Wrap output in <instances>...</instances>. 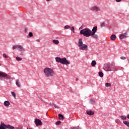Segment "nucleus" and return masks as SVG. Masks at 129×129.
<instances>
[{
  "label": "nucleus",
  "mask_w": 129,
  "mask_h": 129,
  "mask_svg": "<svg viewBox=\"0 0 129 129\" xmlns=\"http://www.w3.org/2000/svg\"><path fill=\"white\" fill-rule=\"evenodd\" d=\"M50 1H52V0H46V2H50Z\"/></svg>",
  "instance_id": "49530a36"
},
{
  "label": "nucleus",
  "mask_w": 129,
  "mask_h": 129,
  "mask_svg": "<svg viewBox=\"0 0 129 129\" xmlns=\"http://www.w3.org/2000/svg\"><path fill=\"white\" fill-rule=\"evenodd\" d=\"M6 128H7V124L2 122L0 125V129H6Z\"/></svg>",
  "instance_id": "1a4fd4ad"
},
{
  "label": "nucleus",
  "mask_w": 129,
  "mask_h": 129,
  "mask_svg": "<svg viewBox=\"0 0 129 129\" xmlns=\"http://www.w3.org/2000/svg\"><path fill=\"white\" fill-rule=\"evenodd\" d=\"M53 107L54 108H59V107H58V106L56 105L55 104L53 105Z\"/></svg>",
  "instance_id": "4c0bfd02"
},
{
  "label": "nucleus",
  "mask_w": 129,
  "mask_h": 129,
  "mask_svg": "<svg viewBox=\"0 0 129 129\" xmlns=\"http://www.w3.org/2000/svg\"><path fill=\"white\" fill-rule=\"evenodd\" d=\"M55 59L56 62H57V63H61L63 65H69L70 64V62H69L66 57L61 58L59 57H56Z\"/></svg>",
  "instance_id": "f03ea898"
},
{
  "label": "nucleus",
  "mask_w": 129,
  "mask_h": 129,
  "mask_svg": "<svg viewBox=\"0 0 129 129\" xmlns=\"http://www.w3.org/2000/svg\"><path fill=\"white\" fill-rule=\"evenodd\" d=\"M120 58L121 60H125L126 59V57L125 56H121Z\"/></svg>",
  "instance_id": "473e14b6"
},
{
  "label": "nucleus",
  "mask_w": 129,
  "mask_h": 129,
  "mask_svg": "<svg viewBox=\"0 0 129 129\" xmlns=\"http://www.w3.org/2000/svg\"><path fill=\"white\" fill-rule=\"evenodd\" d=\"M25 33H28V29L26 28L25 29Z\"/></svg>",
  "instance_id": "79ce46f5"
},
{
  "label": "nucleus",
  "mask_w": 129,
  "mask_h": 129,
  "mask_svg": "<svg viewBox=\"0 0 129 129\" xmlns=\"http://www.w3.org/2000/svg\"><path fill=\"white\" fill-rule=\"evenodd\" d=\"M58 117L60 120H63V119H64V116L61 114H58Z\"/></svg>",
  "instance_id": "412c9836"
},
{
  "label": "nucleus",
  "mask_w": 129,
  "mask_h": 129,
  "mask_svg": "<svg viewBox=\"0 0 129 129\" xmlns=\"http://www.w3.org/2000/svg\"><path fill=\"white\" fill-rule=\"evenodd\" d=\"M113 67H114V65L112 63L110 65H108L107 66V71L108 72L112 71H108V70H109V69H113Z\"/></svg>",
  "instance_id": "9d476101"
},
{
  "label": "nucleus",
  "mask_w": 129,
  "mask_h": 129,
  "mask_svg": "<svg viewBox=\"0 0 129 129\" xmlns=\"http://www.w3.org/2000/svg\"><path fill=\"white\" fill-rule=\"evenodd\" d=\"M16 86H18L19 88L22 87V86L21 85V82H20V80H16Z\"/></svg>",
  "instance_id": "4468645a"
},
{
  "label": "nucleus",
  "mask_w": 129,
  "mask_h": 129,
  "mask_svg": "<svg viewBox=\"0 0 129 129\" xmlns=\"http://www.w3.org/2000/svg\"><path fill=\"white\" fill-rule=\"evenodd\" d=\"M91 11H96V12H98V11H99V8L97 6H94L91 8Z\"/></svg>",
  "instance_id": "ddd939ff"
},
{
  "label": "nucleus",
  "mask_w": 129,
  "mask_h": 129,
  "mask_svg": "<svg viewBox=\"0 0 129 129\" xmlns=\"http://www.w3.org/2000/svg\"><path fill=\"white\" fill-rule=\"evenodd\" d=\"M86 112L88 115H93V114H94V111H92L91 110H87L86 111Z\"/></svg>",
  "instance_id": "2eb2a0df"
},
{
  "label": "nucleus",
  "mask_w": 129,
  "mask_h": 129,
  "mask_svg": "<svg viewBox=\"0 0 129 129\" xmlns=\"http://www.w3.org/2000/svg\"><path fill=\"white\" fill-rule=\"evenodd\" d=\"M10 104H11V103H10V102L9 101H5L4 102V105L5 106H9L10 105Z\"/></svg>",
  "instance_id": "6ab92c4d"
},
{
  "label": "nucleus",
  "mask_w": 129,
  "mask_h": 129,
  "mask_svg": "<svg viewBox=\"0 0 129 129\" xmlns=\"http://www.w3.org/2000/svg\"><path fill=\"white\" fill-rule=\"evenodd\" d=\"M71 30L73 32V33H75L74 27H72L71 28Z\"/></svg>",
  "instance_id": "7c9ffc66"
},
{
  "label": "nucleus",
  "mask_w": 129,
  "mask_h": 129,
  "mask_svg": "<svg viewBox=\"0 0 129 129\" xmlns=\"http://www.w3.org/2000/svg\"><path fill=\"white\" fill-rule=\"evenodd\" d=\"M120 117L123 120L126 119V116L125 115H121Z\"/></svg>",
  "instance_id": "b1692460"
},
{
  "label": "nucleus",
  "mask_w": 129,
  "mask_h": 129,
  "mask_svg": "<svg viewBox=\"0 0 129 129\" xmlns=\"http://www.w3.org/2000/svg\"><path fill=\"white\" fill-rule=\"evenodd\" d=\"M105 86L106 87H110V86H111V84H110V83H106L105 84Z\"/></svg>",
  "instance_id": "cd10ccee"
},
{
  "label": "nucleus",
  "mask_w": 129,
  "mask_h": 129,
  "mask_svg": "<svg viewBox=\"0 0 129 129\" xmlns=\"http://www.w3.org/2000/svg\"><path fill=\"white\" fill-rule=\"evenodd\" d=\"M33 33L32 32H29L28 36H27V38H31L32 37H33Z\"/></svg>",
  "instance_id": "393cba45"
},
{
  "label": "nucleus",
  "mask_w": 129,
  "mask_h": 129,
  "mask_svg": "<svg viewBox=\"0 0 129 129\" xmlns=\"http://www.w3.org/2000/svg\"><path fill=\"white\" fill-rule=\"evenodd\" d=\"M43 72L46 77H52L54 74V71L50 68H46L44 69Z\"/></svg>",
  "instance_id": "7ed1b4c3"
},
{
  "label": "nucleus",
  "mask_w": 129,
  "mask_h": 129,
  "mask_svg": "<svg viewBox=\"0 0 129 129\" xmlns=\"http://www.w3.org/2000/svg\"><path fill=\"white\" fill-rule=\"evenodd\" d=\"M82 29H83V26H81L79 28V30H82Z\"/></svg>",
  "instance_id": "ea45409f"
},
{
  "label": "nucleus",
  "mask_w": 129,
  "mask_h": 129,
  "mask_svg": "<svg viewBox=\"0 0 129 129\" xmlns=\"http://www.w3.org/2000/svg\"><path fill=\"white\" fill-rule=\"evenodd\" d=\"M11 94H12L14 97H16V96H17V95H16V93H15V92H11Z\"/></svg>",
  "instance_id": "2f4dec72"
},
{
  "label": "nucleus",
  "mask_w": 129,
  "mask_h": 129,
  "mask_svg": "<svg viewBox=\"0 0 129 129\" xmlns=\"http://www.w3.org/2000/svg\"><path fill=\"white\" fill-rule=\"evenodd\" d=\"M127 118H128V119H129V114H128L127 115Z\"/></svg>",
  "instance_id": "c03bdc74"
},
{
  "label": "nucleus",
  "mask_w": 129,
  "mask_h": 129,
  "mask_svg": "<svg viewBox=\"0 0 129 129\" xmlns=\"http://www.w3.org/2000/svg\"><path fill=\"white\" fill-rule=\"evenodd\" d=\"M15 49H18L20 52H24L25 51V48H24V47L21 45H16L13 46V49L15 50Z\"/></svg>",
  "instance_id": "39448f33"
},
{
  "label": "nucleus",
  "mask_w": 129,
  "mask_h": 129,
  "mask_svg": "<svg viewBox=\"0 0 129 129\" xmlns=\"http://www.w3.org/2000/svg\"><path fill=\"white\" fill-rule=\"evenodd\" d=\"M91 36L92 37V38H94V39H98V35H97V34H95V33H94V34L91 33Z\"/></svg>",
  "instance_id": "dca6fc26"
},
{
  "label": "nucleus",
  "mask_w": 129,
  "mask_h": 129,
  "mask_svg": "<svg viewBox=\"0 0 129 129\" xmlns=\"http://www.w3.org/2000/svg\"><path fill=\"white\" fill-rule=\"evenodd\" d=\"M123 123L129 127V122L127 121H123Z\"/></svg>",
  "instance_id": "5701e85b"
},
{
  "label": "nucleus",
  "mask_w": 129,
  "mask_h": 129,
  "mask_svg": "<svg viewBox=\"0 0 129 129\" xmlns=\"http://www.w3.org/2000/svg\"><path fill=\"white\" fill-rule=\"evenodd\" d=\"M80 35H83L84 37H90L91 36V30L88 28H84L80 32Z\"/></svg>",
  "instance_id": "f257e3e1"
},
{
  "label": "nucleus",
  "mask_w": 129,
  "mask_h": 129,
  "mask_svg": "<svg viewBox=\"0 0 129 129\" xmlns=\"http://www.w3.org/2000/svg\"><path fill=\"white\" fill-rule=\"evenodd\" d=\"M6 128L15 129V127L10 124H6Z\"/></svg>",
  "instance_id": "f3484780"
},
{
  "label": "nucleus",
  "mask_w": 129,
  "mask_h": 129,
  "mask_svg": "<svg viewBox=\"0 0 129 129\" xmlns=\"http://www.w3.org/2000/svg\"><path fill=\"white\" fill-rule=\"evenodd\" d=\"M105 24H104V23H102L101 24V27L102 28V27H105Z\"/></svg>",
  "instance_id": "58836bf2"
},
{
  "label": "nucleus",
  "mask_w": 129,
  "mask_h": 129,
  "mask_svg": "<svg viewBox=\"0 0 129 129\" xmlns=\"http://www.w3.org/2000/svg\"><path fill=\"white\" fill-rule=\"evenodd\" d=\"M90 103H91L92 104L94 103V100H93V99H90Z\"/></svg>",
  "instance_id": "f704fd0d"
},
{
  "label": "nucleus",
  "mask_w": 129,
  "mask_h": 129,
  "mask_svg": "<svg viewBox=\"0 0 129 129\" xmlns=\"http://www.w3.org/2000/svg\"><path fill=\"white\" fill-rule=\"evenodd\" d=\"M125 38H127V32H126L120 34L119 36V39H120V40H122V39H125Z\"/></svg>",
  "instance_id": "423d86ee"
},
{
  "label": "nucleus",
  "mask_w": 129,
  "mask_h": 129,
  "mask_svg": "<svg viewBox=\"0 0 129 129\" xmlns=\"http://www.w3.org/2000/svg\"><path fill=\"white\" fill-rule=\"evenodd\" d=\"M78 47L80 48V50H83L87 51L88 50V46L85 44H83V41H82V38H80L78 41Z\"/></svg>",
  "instance_id": "20e7f679"
},
{
  "label": "nucleus",
  "mask_w": 129,
  "mask_h": 129,
  "mask_svg": "<svg viewBox=\"0 0 129 129\" xmlns=\"http://www.w3.org/2000/svg\"><path fill=\"white\" fill-rule=\"evenodd\" d=\"M34 122L36 125V126H38L39 125H42L43 124V123H42V121L39 119H35Z\"/></svg>",
  "instance_id": "0eeeda50"
},
{
  "label": "nucleus",
  "mask_w": 129,
  "mask_h": 129,
  "mask_svg": "<svg viewBox=\"0 0 129 129\" xmlns=\"http://www.w3.org/2000/svg\"><path fill=\"white\" fill-rule=\"evenodd\" d=\"M0 77H8V74L3 72H0Z\"/></svg>",
  "instance_id": "9b49d317"
},
{
  "label": "nucleus",
  "mask_w": 129,
  "mask_h": 129,
  "mask_svg": "<svg viewBox=\"0 0 129 129\" xmlns=\"http://www.w3.org/2000/svg\"><path fill=\"white\" fill-rule=\"evenodd\" d=\"M91 65L92 67H95V65H96V61L95 60H92L91 62Z\"/></svg>",
  "instance_id": "4be33fe9"
},
{
  "label": "nucleus",
  "mask_w": 129,
  "mask_h": 129,
  "mask_svg": "<svg viewBox=\"0 0 129 129\" xmlns=\"http://www.w3.org/2000/svg\"><path fill=\"white\" fill-rule=\"evenodd\" d=\"M96 32H97V26H94L92 29V31L91 30V34L94 35Z\"/></svg>",
  "instance_id": "6e6552de"
},
{
  "label": "nucleus",
  "mask_w": 129,
  "mask_h": 129,
  "mask_svg": "<svg viewBox=\"0 0 129 129\" xmlns=\"http://www.w3.org/2000/svg\"><path fill=\"white\" fill-rule=\"evenodd\" d=\"M3 57H5V58H8V55H7V54L6 53H3Z\"/></svg>",
  "instance_id": "72a5a7b5"
},
{
  "label": "nucleus",
  "mask_w": 129,
  "mask_h": 129,
  "mask_svg": "<svg viewBox=\"0 0 129 129\" xmlns=\"http://www.w3.org/2000/svg\"><path fill=\"white\" fill-rule=\"evenodd\" d=\"M71 27L69 25H66L64 27V28L66 29V30H68V29H70Z\"/></svg>",
  "instance_id": "c85d7f7f"
},
{
  "label": "nucleus",
  "mask_w": 129,
  "mask_h": 129,
  "mask_svg": "<svg viewBox=\"0 0 129 129\" xmlns=\"http://www.w3.org/2000/svg\"><path fill=\"white\" fill-rule=\"evenodd\" d=\"M118 70V67L114 66L113 69H109L108 71H117Z\"/></svg>",
  "instance_id": "f8f14e48"
},
{
  "label": "nucleus",
  "mask_w": 129,
  "mask_h": 129,
  "mask_svg": "<svg viewBox=\"0 0 129 129\" xmlns=\"http://www.w3.org/2000/svg\"><path fill=\"white\" fill-rule=\"evenodd\" d=\"M36 41L38 42V43H40V42H41V41H40V40H39V39H36Z\"/></svg>",
  "instance_id": "37998d69"
},
{
  "label": "nucleus",
  "mask_w": 129,
  "mask_h": 129,
  "mask_svg": "<svg viewBox=\"0 0 129 129\" xmlns=\"http://www.w3.org/2000/svg\"><path fill=\"white\" fill-rule=\"evenodd\" d=\"M52 43L55 44V45H58V44H59V40L54 39V40H52Z\"/></svg>",
  "instance_id": "aec40b11"
},
{
  "label": "nucleus",
  "mask_w": 129,
  "mask_h": 129,
  "mask_svg": "<svg viewBox=\"0 0 129 129\" xmlns=\"http://www.w3.org/2000/svg\"><path fill=\"white\" fill-rule=\"evenodd\" d=\"M116 38V36H115V35L113 34L110 37V40H111L112 41H115Z\"/></svg>",
  "instance_id": "a211bd4d"
},
{
  "label": "nucleus",
  "mask_w": 129,
  "mask_h": 129,
  "mask_svg": "<svg viewBox=\"0 0 129 129\" xmlns=\"http://www.w3.org/2000/svg\"><path fill=\"white\" fill-rule=\"evenodd\" d=\"M117 3H119L121 2L122 0H115Z\"/></svg>",
  "instance_id": "a19ab883"
},
{
  "label": "nucleus",
  "mask_w": 129,
  "mask_h": 129,
  "mask_svg": "<svg viewBox=\"0 0 129 129\" xmlns=\"http://www.w3.org/2000/svg\"><path fill=\"white\" fill-rule=\"evenodd\" d=\"M16 59L17 60V61H22V60H23V58L20 57L19 56L16 57Z\"/></svg>",
  "instance_id": "a878e982"
},
{
  "label": "nucleus",
  "mask_w": 129,
  "mask_h": 129,
  "mask_svg": "<svg viewBox=\"0 0 129 129\" xmlns=\"http://www.w3.org/2000/svg\"><path fill=\"white\" fill-rule=\"evenodd\" d=\"M99 74V76H100L101 78H102V77L103 76V73H102V72H99L98 73Z\"/></svg>",
  "instance_id": "bb28decb"
},
{
  "label": "nucleus",
  "mask_w": 129,
  "mask_h": 129,
  "mask_svg": "<svg viewBox=\"0 0 129 129\" xmlns=\"http://www.w3.org/2000/svg\"><path fill=\"white\" fill-rule=\"evenodd\" d=\"M78 80H79L78 78H76V81H78Z\"/></svg>",
  "instance_id": "a18cd8bd"
},
{
  "label": "nucleus",
  "mask_w": 129,
  "mask_h": 129,
  "mask_svg": "<svg viewBox=\"0 0 129 129\" xmlns=\"http://www.w3.org/2000/svg\"><path fill=\"white\" fill-rule=\"evenodd\" d=\"M56 125H59V124H61V121L59 120L55 122Z\"/></svg>",
  "instance_id": "c756f323"
},
{
  "label": "nucleus",
  "mask_w": 129,
  "mask_h": 129,
  "mask_svg": "<svg viewBox=\"0 0 129 129\" xmlns=\"http://www.w3.org/2000/svg\"><path fill=\"white\" fill-rule=\"evenodd\" d=\"M119 122H120V121L118 119H117L115 120V122H116V123L118 124V123H119Z\"/></svg>",
  "instance_id": "c9c22d12"
},
{
  "label": "nucleus",
  "mask_w": 129,
  "mask_h": 129,
  "mask_svg": "<svg viewBox=\"0 0 129 129\" xmlns=\"http://www.w3.org/2000/svg\"><path fill=\"white\" fill-rule=\"evenodd\" d=\"M72 129H81V128L79 127H73Z\"/></svg>",
  "instance_id": "e433bc0d"
}]
</instances>
